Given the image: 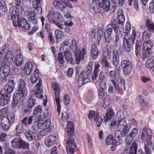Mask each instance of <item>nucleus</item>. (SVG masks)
Listing matches in <instances>:
<instances>
[{"label":"nucleus","mask_w":154,"mask_h":154,"mask_svg":"<svg viewBox=\"0 0 154 154\" xmlns=\"http://www.w3.org/2000/svg\"><path fill=\"white\" fill-rule=\"evenodd\" d=\"M131 127L130 121L125 118H123L122 119L121 118L118 120V128L120 129L122 128V131L125 135L129 131Z\"/></svg>","instance_id":"6"},{"label":"nucleus","mask_w":154,"mask_h":154,"mask_svg":"<svg viewBox=\"0 0 154 154\" xmlns=\"http://www.w3.org/2000/svg\"><path fill=\"white\" fill-rule=\"evenodd\" d=\"M146 65V68L149 69L154 67V56L147 59Z\"/></svg>","instance_id":"35"},{"label":"nucleus","mask_w":154,"mask_h":154,"mask_svg":"<svg viewBox=\"0 0 154 154\" xmlns=\"http://www.w3.org/2000/svg\"><path fill=\"white\" fill-rule=\"evenodd\" d=\"M63 53L64 57L66 61L71 63H72L73 61L72 60V55L71 52L69 51H67Z\"/></svg>","instance_id":"38"},{"label":"nucleus","mask_w":154,"mask_h":154,"mask_svg":"<svg viewBox=\"0 0 154 154\" xmlns=\"http://www.w3.org/2000/svg\"><path fill=\"white\" fill-rule=\"evenodd\" d=\"M66 128L67 131V134L68 136H72L73 135L74 128L73 124L71 122L69 121L66 125Z\"/></svg>","instance_id":"30"},{"label":"nucleus","mask_w":154,"mask_h":154,"mask_svg":"<svg viewBox=\"0 0 154 154\" xmlns=\"http://www.w3.org/2000/svg\"><path fill=\"white\" fill-rule=\"evenodd\" d=\"M117 17L118 19H125V15L121 9H119L117 11Z\"/></svg>","instance_id":"53"},{"label":"nucleus","mask_w":154,"mask_h":154,"mask_svg":"<svg viewBox=\"0 0 154 154\" xmlns=\"http://www.w3.org/2000/svg\"><path fill=\"white\" fill-rule=\"evenodd\" d=\"M88 118L90 119L93 118L94 121H96V123L97 127H99L100 125L103 121L102 119L99 117V114L92 110L90 112Z\"/></svg>","instance_id":"16"},{"label":"nucleus","mask_w":154,"mask_h":154,"mask_svg":"<svg viewBox=\"0 0 154 154\" xmlns=\"http://www.w3.org/2000/svg\"><path fill=\"white\" fill-rule=\"evenodd\" d=\"M137 146L135 142L132 143L131 146V148L129 149L125 150V154H136Z\"/></svg>","instance_id":"29"},{"label":"nucleus","mask_w":154,"mask_h":154,"mask_svg":"<svg viewBox=\"0 0 154 154\" xmlns=\"http://www.w3.org/2000/svg\"><path fill=\"white\" fill-rule=\"evenodd\" d=\"M26 138L29 141H31L35 139V136L33 132L29 130H27L25 133Z\"/></svg>","instance_id":"34"},{"label":"nucleus","mask_w":154,"mask_h":154,"mask_svg":"<svg viewBox=\"0 0 154 154\" xmlns=\"http://www.w3.org/2000/svg\"><path fill=\"white\" fill-rule=\"evenodd\" d=\"M114 137L111 135H109L107 137L106 140V144L107 146L112 144L114 143Z\"/></svg>","instance_id":"45"},{"label":"nucleus","mask_w":154,"mask_h":154,"mask_svg":"<svg viewBox=\"0 0 154 154\" xmlns=\"http://www.w3.org/2000/svg\"><path fill=\"white\" fill-rule=\"evenodd\" d=\"M8 50L7 46L5 45L3 49L0 52V59L5 53L7 52L4 59L3 63L5 65H11L13 61L14 56L12 51H8Z\"/></svg>","instance_id":"4"},{"label":"nucleus","mask_w":154,"mask_h":154,"mask_svg":"<svg viewBox=\"0 0 154 154\" xmlns=\"http://www.w3.org/2000/svg\"><path fill=\"white\" fill-rule=\"evenodd\" d=\"M93 2V3L90 6L91 9L94 11L95 14L99 13L100 11V7L98 5V6L96 4V3H98L97 1Z\"/></svg>","instance_id":"39"},{"label":"nucleus","mask_w":154,"mask_h":154,"mask_svg":"<svg viewBox=\"0 0 154 154\" xmlns=\"http://www.w3.org/2000/svg\"><path fill=\"white\" fill-rule=\"evenodd\" d=\"M39 127L40 129L43 130H46L47 129H49L51 124V121L49 120H45L44 122L39 121Z\"/></svg>","instance_id":"25"},{"label":"nucleus","mask_w":154,"mask_h":154,"mask_svg":"<svg viewBox=\"0 0 154 154\" xmlns=\"http://www.w3.org/2000/svg\"><path fill=\"white\" fill-rule=\"evenodd\" d=\"M1 97L4 99V100L6 101L7 104L9 102L10 100V96L9 94H4L1 96Z\"/></svg>","instance_id":"60"},{"label":"nucleus","mask_w":154,"mask_h":154,"mask_svg":"<svg viewBox=\"0 0 154 154\" xmlns=\"http://www.w3.org/2000/svg\"><path fill=\"white\" fill-rule=\"evenodd\" d=\"M123 45L124 49L127 52H130L132 49V46L129 41H123Z\"/></svg>","instance_id":"40"},{"label":"nucleus","mask_w":154,"mask_h":154,"mask_svg":"<svg viewBox=\"0 0 154 154\" xmlns=\"http://www.w3.org/2000/svg\"><path fill=\"white\" fill-rule=\"evenodd\" d=\"M26 15L28 19H35L36 18V16L34 11H29L27 12V14Z\"/></svg>","instance_id":"52"},{"label":"nucleus","mask_w":154,"mask_h":154,"mask_svg":"<svg viewBox=\"0 0 154 154\" xmlns=\"http://www.w3.org/2000/svg\"><path fill=\"white\" fill-rule=\"evenodd\" d=\"M15 122L14 114L12 112H9L7 117H4L2 119V127L4 130H8L10 127L11 125Z\"/></svg>","instance_id":"5"},{"label":"nucleus","mask_w":154,"mask_h":154,"mask_svg":"<svg viewBox=\"0 0 154 154\" xmlns=\"http://www.w3.org/2000/svg\"><path fill=\"white\" fill-rule=\"evenodd\" d=\"M100 87L98 89V95L99 97L102 99L105 94L104 90L106 89V83L104 81H102L100 84Z\"/></svg>","instance_id":"26"},{"label":"nucleus","mask_w":154,"mask_h":154,"mask_svg":"<svg viewBox=\"0 0 154 154\" xmlns=\"http://www.w3.org/2000/svg\"><path fill=\"white\" fill-rule=\"evenodd\" d=\"M13 23L16 27L21 26L26 30H29L30 28L26 20H13Z\"/></svg>","instance_id":"14"},{"label":"nucleus","mask_w":154,"mask_h":154,"mask_svg":"<svg viewBox=\"0 0 154 154\" xmlns=\"http://www.w3.org/2000/svg\"><path fill=\"white\" fill-rule=\"evenodd\" d=\"M64 0H55L53 2V6L57 9L64 11H67V9L63 5Z\"/></svg>","instance_id":"19"},{"label":"nucleus","mask_w":154,"mask_h":154,"mask_svg":"<svg viewBox=\"0 0 154 154\" xmlns=\"http://www.w3.org/2000/svg\"><path fill=\"white\" fill-rule=\"evenodd\" d=\"M56 38L57 39L61 38L63 36V33L60 31L56 30L55 32Z\"/></svg>","instance_id":"55"},{"label":"nucleus","mask_w":154,"mask_h":154,"mask_svg":"<svg viewBox=\"0 0 154 154\" xmlns=\"http://www.w3.org/2000/svg\"><path fill=\"white\" fill-rule=\"evenodd\" d=\"M144 148V152L142 149H139L137 154H152L148 146V144H145Z\"/></svg>","instance_id":"33"},{"label":"nucleus","mask_w":154,"mask_h":154,"mask_svg":"<svg viewBox=\"0 0 154 154\" xmlns=\"http://www.w3.org/2000/svg\"><path fill=\"white\" fill-rule=\"evenodd\" d=\"M32 69V65L30 62H28L26 63L23 69V72L26 75H30Z\"/></svg>","instance_id":"28"},{"label":"nucleus","mask_w":154,"mask_h":154,"mask_svg":"<svg viewBox=\"0 0 154 154\" xmlns=\"http://www.w3.org/2000/svg\"><path fill=\"white\" fill-rule=\"evenodd\" d=\"M126 136L125 134L122 132L120 130H118L115 131V139L122 138V137H124Z\"/></svg>","instance_id":"44"},{"label":"nucleus","mask_w":154,"mask_h":154,"mask_svg":"<svg viewBox=\"0 0 154 154\" xmlns=\"http://www.w3.org/2000/svg\"><path fill=\"white\" fill-rule=\"evenodd\" d=\"M52 87L54 91L55 100L57 106V111L58 115H60V112L61 106L60 104V99L59 96L60 92V88L61 86L59 85L55 82H54L52 84Z\"/></svg>","instance_id":"7"},{"label":"nucleus","mask_w":154,"mask_h":154,"mask_svg":"<svg viewBox=\"0 0 154 154\" xmlns=\"http://www.w3.org/2000/svg\"><path fill=\"white\" fill-rule=\"evenodd\" d=\"M9 13L11 19H19V11L15 6L11 7L9 10ZM20 19H25L20 18Z\"/></svg>","instance_id":"18"},{"label":"nucleus","mask_w":154,"mask_h":154,"mask_svg":"<svg viewBox=\"0 0 154 154\" xmlns=\"http://www.w3.org/2000/svg\"><path fill=\"white\" fill-rule=\"evenodd\" d=\"M27 94L26 88L17 89V92L14 94L13 96V102L12 105L15 106L22 98L26 97Z\"/></svg>","instance_id":"8"},{"label":"nucleus","mask_w":154,"mask_h":154,"mask_svg":"<svg viewBox=\"0 0 154 154\" xmlns=\"http://www.w3.org/2000/svg\"><path fill=\"white\" fill-rule=\"evenodd\" d=\"M93 2H97L99 6L102 8L105 12L110 13L114 12V8H110V3L108 0H92Z\"/></svg>","instance_id":"10"},{"label":"nucleus","mask_w":154,"mask_h":154,"mask_svg":"<svg viewBox=\"0 0 154 154\" xmlns=\"http://www.w3.org/2000/svg\"><path fill=\"white\" fill-rule=\"evenodd\" d=\"M142 54L145 57H148L152 54V53L151 51L143 50L142 52Z\"/></svg>","instance_id":"57"},{"label":"nucleus","mask_w":154,"mask_h":154,"mask_svg":"<svg viewBox=\"0 0 154 154\" xmlns=\"http://www.w3.org/2000/svg\"><path fill=\"white\" fill-rule=\"evenodd\" d=\"M36 90L33 93L34 97L35 96L37 98H41L43 97L42 94V81L39 79V81L35 85Z\"/></svg>","instance_id":"15"},{"label":"nucleus","mask_w":154,"mask_h":154,"mask_svg":"<svg viewBox=\"0 0 154 154\" xmlns=\"http://www.w3.org/2000/svg\"><path fill=\"white\" fill-rule=\"evenodd\" d=\"M138 130L135 128H134L131 131L129 136L133 138L136 136L138 133Z\"/></svg>","instance_id":"56"},{"label":"nucleus","mask_w":154,"mask_h":154,"mask_svg":"<svg viewBox=\"0 0 154 154\" xmlns=\"http://www.w3.org/2000/svg\"><path fill=\"white\" fill-rule=\"evenodd\" d=\"M0 8L4 12L7 10L6 4L4 0H0Z\"/></svg>","instance_id":"48"},{"label":"nucleus","mask_w":154,"mask_h":154,"mask_svg":"<svg viewBox=\"0 0 154 154\" xmlns=\"http://www.w3.org/2000/svg\"><path fill=\"white\" fill-rule=\"evenodd\" d=\"M113 29V27L112 25L109 24L106 27V32L107 34L111 35Z\"/></svg>","instance_id":"51"},{"label":"nucleus","mask_w":154,"mask_h":154,"mask_svg":"<svg viewBox=\"0 0 154 154\" xmlns=\"http://www.w3.org/2000/svg\"><path fill=\"white\" fill-rule=\"evenodd\" d=\"M86 138L88 147L91 148L92 146V140L88 134H87Z\"/></svg>","instance_id":"59"},{"label":"nucleus","mask_w":154,"mask_h":154,"mask_svg":"<svg viewBox=\"0 0 154 154\" xmlns=\"http://www.w3.org/2000/svg\"><path fill=\"white\" fill-rule=\"evenodd\" d=\"M42 110V107L41 106H36L33 111V115L35 116L39 113Z\"/></svg>","instance_id":"50"},{"label":"nucleus","mask_w":154,"mask_h":154,"mask_svg":"<svg viewBox=\"0 0 154 154\" xmlns=\"http://www.w3.org/2000/svg\"><path fill=\"white\" fill-rule=\"evenodd\" d=\"M56 140V137L53 135H50L45 140V143L48 147L51 146L55 143Z\"/></svg>","instance_id":"24"},{"label":"nucleus","mask_w":154,"mask_h":154,"mask_svg":"<svg viewBox=\"0 0 154 154\" xmlns=\"http://www.w3.org/2000/svg\"><path fill=\"white\" fill-rule=\"evenodd\" d=\"M9 65H5V66H2L1 68L0 72L5 74V75H8L10 72Z\"/></svg>","instance_id":"42"},{"label":"nucleus","mask_w":154,"mask_h":154,"mask_svg":"<svg viewBox=\"0 0 154 154\" xmlns=\"http://www.w3.org/2000/svg\"><path fill=\"white\" fill-rule=\"evenodd\" d=\"M152 131L150 129H147L146 127H144L142 130L141 138L142 140L145 141L146 140L147 143L149 144V141H150L152 139Z\"/></svg>","instance_id":"12"},{"label":"nucleus","mask_w":154,"mask_h":154,"mask_svg":"<svg viewBox=\"0 0 154 154\" xmlns=\"http://www.w3.org/2000/svg\"><path fill=\"white\" fill-rule=\"evenodd\" d=\"M114 116L113 109L111 107L108 108L106 110L105 121L107 122L109 120H111Z\"/></svg>","instance_id":"27"},{"label":"nucleus","mask_w":154,"mask_h":154,"mask_svg":"<svg viewBox=\"0 0 154 154\" xmlns=\"http://www.w3.org/2000/svg\"><path fill=\"white\" fill-rule=\"evenodd\" d=\"M146 25L150 31L154 32V25L149 20H146Z\"/></svg>","instance_id":"49"},{"label":"nucleus","mask_w":154,"mask_h":154,"mask_svg":"<svg viewBox=\"0 0 154 154\" xmlns=\"http://www.w3.org/2000/svg\"><path fill=\"white\" fill-rule=\"evenodd\" d=\"M149 10L151 13H154V0H152L149 5Z\"/></svg>","instance_id":"64"},{"label":"nucleus","mask_w":154,"mask_h":154,"mask_svg":"<svg viewBox=\"0 0 154 154\" xmlns=\"http://www.w3.org/2000/svg\"><path fill=\"white\" fill-rule=\"evenodd\" d=\"M153 47V45L150 40H148L144 43L143 45V50L144 51L149 50Z\"/></svg>","instance_id":"36"},{"label":"nucleus","mask_w":154,"mask_h":154,"mask_svg":"<svg viewBox=\"0 0 154 154\" xmlns=\"http://www.w3.org/2000/svg\"><path fill=\"white\" fill-rule=\"evenodd\" d=\"M58 54V56L57 57L58 60L60 63L63 64L64 62L63 60V54L61 53H59Z\"/></svg>","instance_id":"62"},{"label":"nucleus","mask_w":154,"mask_h":154,"mask_svg":"<svg viewBox=\"0 0 154 154\" xmlns=\"http://www.w3.org/2000/svg\"><path fill=\"white\" fill-rule=\"evenodd\" d=\"M66 140V149L68 154H73L75 152L74 148L76 146L73 139L69 136Z\"/></svg>","instance_id":"11"},{"label":"nucleus","mask_w":154,"mask_h":154,"mask_svg":"<svg viewBox=\"0 0 154 154\" xmlns=\"http://www.w3.org/2000/svg\"><path fill=\"white\" fill-rule=\"evenodd\" d=\"M61 119L63 121L65 122L68 119V115L66 112H63L62 114Z\"/></svg>","instance_id":"61"},{"label":"nucleus","mask_w":154,"mask_h":154,"mask_svg":"<svg viewBox=\"0 0 154 154\" xmlns=\"http://www.w3.org/2000/svg\"><path fill=\"white\" fill-rule=\"evenodd\" d=\"M93 67V63L90 62L88 63L85 71L83 70L80 73L77 80L79 86H82L90 81V79L88 76L91 73Z\"/></svg>","instance_id":"3"},{"label":"nucleus","mask_w":154,"mask_h":154,"mask_svg":"<svg viewBox=\"0 0 154 154\" xmlns=\"http://www.w3.org/2000/svg\"><path fill=\"white\" fill-rule=\"evenodd\" d=\"M32 129L35 131H38L40 129L39 121L38 122H36L33 124L32 127Z\"/></svg>","instance_id":"58"},{"label":"nucleus","mask_w":154,"mask_h":154,"mask_svg":"<svg viewBox=\"0 0 154 154\" xmlns=\"http://www.w3.org/2000/svg\"><path fill=\"white\" fill-rule=\"evenodd\" d=\"M121 65L125 74L127 75L130 74L131 70L132 65L130 61L123 60L121 62Z\"/></svg>","instance_id":"13"},{"label":"nucleus","mask_w":154,"mask_h":154,"mask_svg":"<svg viewBox=\"0 0 154 154\" xmlns=\"http://www.w3.org/2000/svg\"><path fill=\"white\" fill-rule=\"evenodd\" d=\"M28 106L30 107H32L36 103V99H35L34 97L31 96L28 100Z\"/></svg>","instance_id":"43"},{"label":"nucleus","mask_w":154,"mask_h":154,"mask_svg":"<svg viewBox=\"0 0 154 154\" xmlns=\"http://www.w3.org/2000/svg\"><path fill=\"white\" fill-rule=\"evenodd\" d=\"M112 63L114 67L115 70L110 71L109 73V76L112 79H111L117 80L119 78H121L119 72L121 68L118 66L119 61V56L118 52L115 50H112Z\"/></svg>","instance_id":"2"},{"label":"nucleus","mask_w":154,"mask_h":154,"mask_svg":"<svg viewBox=\"0 0 154 154\" xmlns=\"http://www.w3.org/2000/svg\"><path fill=\"white\" fill-rule=\"evenodd\" d=\"M39 79H41L39 78V71L38 69H35L34 72L32 74L30 79V81L32 84H35L37 81Z\"/></svg>","instance_id":"31"},{"label":"nucleus","mask_w":154,"mask_h":154,"mask_svg":"<svg viewBox=\"0 0 154 154\" xmlns=\"http://www.w3.org/2000/svg\"><path fill=\"white\" fill-rule=\"evenodd\" d=\"M26 88L25 81L22 79H19L18 82L17 89Z\"/></svg>","instance_id":"47"},{"label":"nucleus","mask_w":154,"mask_h":154,"mask_svg":"<svg viewBox=\"0 0 154 154\" xmlns=\"http://www.w3.org/2000/svg\"><path fill=\"white\" fill-rule=\"evenodd\" d=\"M69 42L68 41H66L61 44L60 49L61 52L64 53L69 51ZM70 48L74 53L76 64H79L81 60H83L85 56L86 55V50L84 48H82L81 50L77 46V42L75 40H72Z\"/></svg>","instance_id":"1"},{"label":"nucleus","mask_w":154,"mask_h":154,"mask_svg":"<svg viewBox=\"0 0 154 154\" xmlns=\"http://www.w3.org/2000/svg\"><path fill=\"white\" fill-rule=\"evenodd\" d=\"M100 53V52L97 50L96 45L94 44H92L91 48V50L90 54L92 59L93 60L96 59Z\"/></svg>","instance_id":"22"},{"label":"nucleus","mask_w":154,"mask_h":154,"mask_svg":"<svg viewBox=\"0 0 154 154\" xmlns=\"http://www.w3.org/2000/svg\"><path fill=\"white\" fill-rule=\"evenodd\" d=\"M29 147V145L28 143H26L24 141L20 139V145L18 149L23 148V149H28Z\"/></svg>","instance_id":"46"},{"label":"nucleus","mask_w":154,"mask_h":154,"mask_svg":"<svg viewBox=\"0 0 154 154\" xmlns=\"http://www.w3.org/2000/svg\"><path fill=\"white\" fill-rule=\"evenodd\" d=\"M24 130V128L23 125L22 124L18 125L16 128V131L18 134H20L23 132Z\"/></svg>","instance_id":"54"},{"label":"nucleus","mask_w":154,"mask_h":154,"mask_svg":"<svg viewBox=\"0 0 154 154\" xmlns=\"http://www.w3.org/2000/svg\"><path fill=\"white\" fill-rule=\"evenodd\" d=\"M20 138H16L13 140L11 142V145L14 148H19Z\"/></svg>","instance_id":"41"},{"label":"nucleus","mask_w":154,"mask_h":154,"mask_svg":"<svg viewBox=\"0 0 154 154\" xmlns=\"http://www.w3.org/2000/svg\"><path fill=\"white\" fill-rule=\"evenodd\" d=\"M133 139V138L129 136L128 135L125 138V142L128 145H130Z\"/></svg>","instance_id":"63"},{"label":"nucleus","mask_w":154,"mask_h":154,"mask_svg":"<svg viewBox=\"0 0 154 154\" xmlns=\"http://www.w3.org/2000/svg\"><path fill=\"white\" fill-rule=\"evenodd\" d=\"M15 53L16 54L15 62L17 66L22 65L23 62V57L22 54L20 50L15 51Z\"/></svg>","instance_id":"20"},{"label":"nucleus","mask_w":154,"mask_h":154,"mask_svg":"<svg viewBox=\"0 0 154 154\" xmlns=\"http://www.w3.org/2000/svg\"><path fill=\"white\" fill-rule=\"evenodd\" d=\"M47 17L48 19H59L63 17L62 15L59 12L53 11H50Z\"/></svg>","instance_id":"23"},{"label":"nucleus","mask_w":154,"mask_h":154,"mask_svg":"<svg viewBox=\"0 0 154 154\" xmlns=\"http://www.w3.org/2000/svg\"><path fill=\"white\" fill-rule=\"evenodd\" d=\"M48 114V110L46 109L43 111H41L38 116V120L39 121H41L42 119H43L45 118Z\"/></svg>","instance_id":"37"},{"label":"nucleus","mask_w":154,"mask_h":154,"mask_svg":"<svg viewBox=\"0 0 154 154\" xmlns=\"http://www.w3.org/2000/svg\"><path fill=\"white\" fill-rule=\"evenodd\" d=\"M97 39L100 41L102 39L105 38L106 41L108 43H110L112 41L111 35L106 34L104 31L102 29H98L97 31Z\"/></svg>","instance_id":"17"},{"label":"nucleus","mask_w":154,"mask_h":154,"mask_svg":"<svg viewBox=\"0 0 154 154\" xmlns=\"http://www.w3.org/2000/svg\"><path fill=\"white\" fill-rule=\"evenodd\" d=\"M116 92H119L125 89L124 80L122 78H119L117 80H111Z\"/></svg>","instance_id":"9"},{"label":"nucleus","mask_w":154,"mask_h":154,"mask_svg":"<svg viewBox=\"0 0 154 154\" xmlns=\"http://www.w3.org/2000/svg\"><path fill=\"white\" fill-rule=\"evenodd\" d=\"M15 85V83L14 80L9 81L5 87L6 92L8 94L11 93L14 89Z\"/></svg>","instance_id":"21"},{"label":"nucleus","mask_w":154,"mask_h":154,"mask_svg":"<svg viewBox=\"0 0 154 154\" xmlns=\"http://www.w3.org/2000/svg\"><path fill=\"white\" fill-rule=\"evenodd\" d=\"M43 0H34L32 2V6L37 11H41L42 9L40 6V4Z\"/></svg>","instance_id":"32"}]
</instances>
